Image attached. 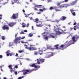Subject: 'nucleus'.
Listing matches in <instances>:
<instances>
[{
	"instance_id": "36",
	"label": "nucleus",
	"mask_w": 79,
	"mask_h": 79,
	"mask_svg": "<svg viewBox=\"0 0 79 79\" xmlns=\"http://www.w3.org/2000/svg\"><path fill=\"white\" fill-rule=\"evenodd\" d=\"M53 8L52 7H50L49 8L50 10H53Z\"/></svg>"
},
{
	"instance_id": "17",
	"label": "nucleus",
	"mask_w": 79,
	"mask_h": 79,
	"mask_svg": "<svg viewBox=\"0 0 79 79\" xmlns=\"http://www.w3.org/2000/svg\"><path fill=\"white\" fill-rule=\"evenodd\" d=\"M64 46H66V44H65V45L62 44L59 47V50H60V49H61V48H63Z\"/></svg>"
},
{
	"instance_id": "12",
	"label": "nucleus",
	"mask_w": 79,
	"mask_h": 79,
	"mask_svg": "<svg viewBox=\"0 0 79 79\" xmlns=\"http://www.w3.org/2000/svg\"><path fill=\"white\" fill-rule=\"evenodd\" d=\"M3 30H9V27L7 26L6 25H4L2 27Z\"/></svg>"
},
{
	"instance_id": "19",
	"label": "nucleus",
	"mask_w": 79,
	"mask_h": 79,
	"mask_svg": "<svg viewBox=\"0 0 79 79\" xmlns=\"http://www.w3.org/2000/svg\"><path fill=\"white\" fill-rule=\"evenodd\" d=\"M44 36H45V37H44ZM43 37L44 39L45 40H48V36H47L46 35H43Z\"/></svg>"
},
{
	"instance_id": "44",
	"label": "nucleus",
	"mask_w": 79,
	"mask_h": 79,
	"mask_svg": "<svg viewBox=\"0 0 79 79\" xmlns=\"http://www.w3.org/2000/svg\"><path fill=\"white\" fill-rule=\"evenodd\" d=\"M25 38V36H23L21 38V39H24Z\"/></svg>"
},
{
	"instance_id": "37",
	"label": "nucleus",
	"mask_w": 79,
	"mask_h": 79,
	"mask_svg": "<svg viewBox=\"0 0 79 79\" xmlns=\"http://www.w3.org/2000/svg\"><path fill=\"white\" fill-rule=\"evenodd\" d=\"M60 4H61V3H60V2H58L57 4V6H58V5H60Z\"/></svg>"
},
{
	"instance_id": "63",
	"label": "nucleus",
	"mask_w": 79,
	"mask_h": 79,
	"mask_svg": "<svg viewBox=\"0 0 79 79\" xmlns=\"http://www.w3.org/2000/svg\"><path fill=\"white\" fill-rule=\"evenodd\" d=\"M2 67H3V66H0V68L1 69L2 68Z\"/></svg>"
},
{
	"instance_id": "62",
	"label": "nucleus",
	"mask_w": 79,
	"mask_h": 79,
	"mask_svg": "<svg viewBox=\"0 0 79 79\" xmlns=\"http://www.w3.org/2000/svg\"><path fill=\"white\" fill-rule=\"evenodd\" d=\"M37 66V68H40V66Z\"/></svg>"
},
{
	"instance_id": "20",
	"label": "nucleus",
	"mask_w": 79,
	"mask_h": 79,
	"mask_svg": "<svg viewBox=\"0 0 79 79\" xmlns=\"http://www.w3.org/2000/svg\"><path fill=\"white\" fill-rule=\"evenodd\" d=\"M48 37H49V38H53V39H54L55 37V36L52 35H49Z\"/></svg>"
},
{
	"instance_id": "25",
	"label": "nucleus",
	"mask_w": 79,
	"mask_h": 79,
	"mask_svg": "<svg viewBox=\"0 0 79 79\" xmlns=\"http://www.w3.org/2000/svg\"><path fill=\"white\" fill-rule=\"evenodd\" d=\"M9 55L10 56H13L15 55V53L13 52L9 53Z\"/></svg>"
},
{
	"instance_id": "52",
	"label": "nucleus",
	"mask_w": 79,
	"mask_h": 79,
	"mask_svg": "<svg viewBox=\"0 0 79 79\" xmlns=\"http://www.w3.org/2000/svg\"><path fill=\"white\" fill-rule=\"evenodd\" d=\"M18 56V54L16 53L15 55V56Z\"/></svg>"
},
{
	"instance_id": "4",
	"label": "nucleus",
	"mask_w": 79,
	"mask_h": 79,
	"mask_svg": "<svg viewBox=\"0 0 79 79\" xmlns=\"http://www.w3.org/2000/svg\"><path fill=\"white\" fill-rule=\"evenodd\" d=\"M57 26H58V25L55 24V25H54V31H55L56 33H57V34H59V35L61 34H62V32L59 31L58 28H56V27H57Z\"/></svg>"
},
{
	"instance_id": "64",
	"label": "nucleus",
	"mask_w": 79,
	"mask_h": 79,
	"mask_svg": "<svg viewBox=\"0 0 79 79\" xmlns=\"http://www.w3.org/2000/svg\"><path fill=\"white\" fill-rule=\"evenodd\" d=\"M3 79H6V77H4L3 78Z\"/></svg>"
},
{
	"instance_id": "23",
	"label": "nucleus",
	"mask_w": 79,
	"mask_h": 79,
	"mask_svg": "<svg viewBox=\"0 0 79 79\" xmlns=\"http://www.w3.org/2000/svg\"><path fill=\"white\" fill-rule=\"evenodd\" d=\"M35 20H34V21L36 23H38V22L39 20V19L37 18L35 19Z\"/></svg>"
},
{
	"instance_id": "49",
	"label": "nucleus",
	"mask_w": 79,
	"mask_h": 79,
	"mask_svg": "<svg viewBox=\"0 0 79 79\" xmlns=\"http://www.w3.org/2000/svg\"><path fill=\"white\" fill-rule=\"evenodd\" d=\"M2 57H3V56L2 55H0V58H2Z\"/></svg>"
},
{
	"instance_id": "10",
	"label": "nucleus",
	"mask_w": 79,
	"mask_h": 79,
	"mask_svg": "<svg viewBox=\"0 0 79 79\" xmlns=\"http://www.w3.org/2000/svg\"><path fill=\"white\" fill-rule=\"evenodd\" d=\"M45 61V59H40L39 60V61L37 62V63L38 64H39L41 63H43Z\"/></svg>"
},
{
	"instance_id": "32",
	"label": "nucleus",
	"mask_w": 79,
	"mask_h": 79,
	"mask_svg": "<svg viewBox=\"0 0 79 79\" xmlns=\"http://www.w3.org/2000/svg\"><path fill=\"white\" fill-rule=\"evenodd\" d=\"M2 40H5V38L4 36H2Z\"/></svg>"
},
{
	"instance_id": "39",
	"label": "nucleus",
	"mask_w": 79,
	"mask_h": 79,
	"mask_svg": "<svg viewBox=\"0 0 79 79\" xmlns=\"http://www.w3.org/2000/svg\"><path fill=\"white\" fill-rule=\"evenodd\" d=\"M34 10H36V11H38V10L37 8H34Z\"/></svg>"
},
{
	"instance_id": "53",
	"label": "nucleus",
	"mask_w": 79,
	"mask_h": 79,
	"mask_svg": "<svg viewBox=\"0 0 79 79\" xmlns=\"http://www.w3.org/2000/svg\"><path fill=\"white\" fill-rule=\"evenodd\" d=\"M6 55L7 56H9V55H10V54L9 53H6Z\"/></svg>"
},
{
	"instance_id": "13",
	"label": "nucleus",
	"mask_w": 79,
	"mask_h": 79,
	"mask_svg": "<svg viewBox=\"0 0 79 79\" xmlns=\"http://www.w3.org/2000/svg\"><path fill=\"white\" fill-rule=\"evenodd\" d=\"M16 24V23H15V22H11L9 23L8 24V25L9 26H10V27H12L13 26H15V24Z\"/></svg>"
},
{
	"instance_id": "27",
	"label": "nucleus",
	"mask_w": 79,
	"mask_h": 79,
	"mask_svg": "<svg viewBox=\"0 0 79 79\" xmlns=\"http://www.w3.org/2000/svg\"><path fill=\"white\" fill-rule=\"evenodd\" d=\"M35 66V64H33L31 65H30V66H31V67H34Z\"/></svg>"
},
{
	"instance_id": "33",
	"label": "nucleus",
	"mask_w": 79,
	"mask_h": 79,
	"mask_svg": "<svg viewBox=\"0 0 79 79\" xmlns=\"http://www.w3.org/2000/svg\"><path fill=\"white\" fill-rule=\"evenodd\" d=\"M72 13L73 16H76V13L75 12H73Z\"/></svg>"
},
{
	"instance_id": "46",
	"label": "nucleus",
	"mask_w": 79,
	"mask_h": 79,
	"mask_svg": "<svg viewBox=\"0 0 79 79\" xmlns=\"http://www.w3.org/2000/svg\"><path fill=\"white\" fill-rule=\"evenodd\" d=\"M77 24V23H76V22H75L74 23H73V25H76Z\"/></svg>"
},
{
	"instance_id": "42",
	"label": "nucleus",
	"mask_w": 79,
	"mask_h": 79,
	"mask_svg": "<svg viewBox=\"0 0 79 79\" xmlns=\"http://www.w3.org/2000/svg\"><path fill=\"white\" fill-rule=\"evenodd\" d=\"M29 23H28L27 25V27H29Z\"/></svg>"
},
{
	"instance_id": "22",
	"label": "nucleus",
	"mask_w": 79,
	"mask_h": 79,
	"mask_svg": "<svg viewBox=\"0 0 79 79\" xmlns=\"http://www.w3.org/2000/svg\"><path fill=\"white\" fill-rule=\"evenodd\" d=\"M50 26H51L50 25H46L45 26V28H46V29H47V30L48 29V27H50Z\"/></svg>"
},
{
	"instance_id": "8",
	"label": "nucleus",
	"mask_w": 79,
	"mask_h": 79,
	"mask_svg": "<svg viewBox=\"0 0 79 79\" xmlns=\"http://www.w3.org/2000/svg\"><path fill=\"white\" fill-rule=\"evenodd\" d=\"M21 37H18L17 38L15 39L14 41L15 42V43H16V44H19V43H20V41L19 40H21Z\"/></svg>"
},
{
	"instance_id": "14",
	"label": "nucleus",
	"mask_w": 79,
	"mask_h": 79,
	"mask_svg": "<svg viewBox=\"0 0 79 79\" xmlns=\"http://www.w3.org/2000/svg\"><path fill=\"white\" fill-rule=\"evenodd\" d=\"M37 23L38 24H37L36 25L37 27H42V25H41L42 23V21H39L38 22V23Z\"/></svg>"
},
{
	"instance_id": "56",
	"label": "nucleus",
	"mask_w": 79,
	"mask_h": 79,
	"mask_svg": "<svg viewBox=\"0 0 79 79\" xmlns=\"http://www.w3.org/2000/svg\"><path fill=\"white\" fill-rule=\"evenodd\" d=\"M21 43H22V44H24L25 42H23V41H21Z\"/></svg>"
},
{
	"instance_id": "3",
	"label": "nucleus",
	"mask_w": 79,
	"mask_h": 79,
	"mask_svg": "<svg viewBox=\"0 0 79 79\" xmlns=\"http://www.w3.org/2000/svg\"><path fill=\"white\" fill-rule=\"evenodd\" d=\"M24 47H25V48H27V49H28V50H29L30 51H33V50H37V48L35 47H34V45H31L30 46V47H28L27 45H26V44H25L24 45Z\"/></svg>"
},
{
	"instance_id": "58",
	"label": "nucleus",
	"mask_w": 79,
	"mask_h": 79,
	"mask_svg": "<svg viewBox=\"0 0 79 79\" xmlns=\"http://www.w3.org/2000/svg\"><path fill=\"white\" fill-rule=\"evenodd\" d=\"M71 22H70L69 23H68V25H70L71 24Z\"/></svg>"
},
{
	"instance_id": "57",
	"label": "nucleus",
	"mask_w": 79,
	"mask_h": 79,
	"mask_svg": "<svg viewBox=\"0 0 79 79\" xmlns=\"http://www.w3.org/2000/svg\"><path fill=\"white\" fill-rule=\"evenodd\" d=\"M23 12L24 13H25V10H24L23 9L22 10Z\"/></svg>"
},
{
	"instance_id": "26",
	"label": "nucleus",
	"mask_w": 79,
	"mask_h": 79,
	"mask_svg": "<svg viewBox=\"0 0 79 79\" xmlns=\"http://www.w3.org/2000/svg\"><path fill=\"white\" fill-rule=\"evenodd\" d=\"M33 36V34H31V33H30L28 35L29 37H32Z\"/></svg>"
},
{
	"instance_id": "54",
	"label": "nucleus",
	"mask_w": 79,
	"mask_h": 79,
	"mask_svg": "<svg viewBox=\"0 0 79 79\" xmlns=\"http://www.w3.org/2000/svg\"><path fill=\"white\" fill-rule=\"evenodd\" d=\"M24 32H27V30H25L24 31Z\"/></svg>"
},
{
	"instance_id": "5",
	"label": "nucleus",
	"mask_w": 79,
	"mask_h": 79,
	"mask_svg": "<svg viewBox=\"0 0 79 79\" xmlns=\"http://www.w3.org/2000/svg\"><path fill=\"white\" fill-rule=\"evenodd\" d=\"M32 71H33V69H31L30 71L29 69L24 70H23V75H26V74H30V73H32Z\"/></svg>"
},
{
	"instance_id": "11",
	"label": "nucleus",
	"mask_w": 79,
	"mask_h": 79,
	"mask_svg": "<svg viewBox=\"0 0 79 79\" xmlns=\"http://www.w3.org/2000/svg\"><path fill=\"white\" fill-rule=\"evenodd\" d=\"M8 68H9L10 69V73H13V72H14L15 73V71L13 70V69L12 68V65H10L8 66Z\"/></svg>"
},
{
	"instance_id": "18",
	"label": "nucleus",
	"mask_w": 79,
	"mask_h": 79,
	"mask_svg": "<svg viewBox=\"0 0 79 79\" xmlns=\"http://www.w3.org/2000/svg\"><path fill=\"white\" fill-rule=\"evenodd\" d=\"M59 46V44H56L54 46V47H56V48H55L54 50H55L56 49H59V48L58 47Z\"/></svg>"
},
{
	"instance_id": "31",
	"label": "nucleus",
	"mask_w": 79,
	"mask_h": 79,
	"mask_svg": "<svg viewBox=\"0 0 79 79\" xmlns=\"http://www.w3.org/2000/svg\"><path fill=\"white\" fill-rule=\"evenodd\" d=\"M18 52L19 53H21L24 52V51H23V50H21V51H19Z\"/></svg>"
},
{
	"instance_id": "43",
	"label": "nucleus",
	"mask_w": 79,
	"mask_h": 79,
	"mask_svg": "<svg viewBox=\"0 0 79 79\" xmlns=\"http://www.w3.org/2000/svg\"><path fill=\"white\" fill-rule=\"evenodd\" d=\"M17 35H18V34H15V39H16V37H17Z\"/></svg>"
},
{
	"instance_id": "50",
	"label": "nucleus",
	"mask_w": 79,
	"mask_h": 79,
	"mask_svg": "<svg viewBox=\"0 0 79 79\" xmlns=\"http://www.w3.org/2000/svg\"><path fill=\"white\" fill-rule=\"evenodd\" d=\"M34 67L35 68H37V66L35 65Z\"/></svg>"
},
{
	"instance_id": "9",
	"label": "nucleus",
	"mask_w": 79,
	"mask_h": 79,
	"mask_svg": "<svg viewBox=\"0 0 79 79\" xmlns=\"http://www.w3.org/2000/svg\"><path fill=\"white\" fill-rule=\"evenodd\" d=\"M18 17V14H14L12 16V17H11V19H17Z\"/></svg>"
},
{
	"instance_id": "2",
	"label": "nucleus",
	"mask_w": 79,
	"mask_h": 79,
	"mask_svg": "<svg viewBox=\"0 0 79 79\" xmlns=\"http://www.w3.org/2000/svg\"><path fill=\"white\" fill-rule=\"evenodd\" d=\"M67 17L65 16H62L60 19V20H55L54 21H52V23H56L58 24L59 22H60V21H64V20H66Z\"/></svg>"
},
{
	"instance_id": "38",
	"label": "nucleus",
	"mask_w": 79,
	"mask_h": 79,
	"mask_svg": "<svg viewBox=\"0 0 79 79\" xmlns=\"http://www.w3.org/2000/svg\"><path fill=\"white\" fill-rule=\"evenodd\" d=\"M6 53H9L10 54V50H8L6 52Z\"/></svg>"
},
{
	"instance_id": "21",
	"label": "nucleus",
	"mask_w": 79,
	"mask_h": 79,
	"mask_svg": "<svg viewBox=\"0 0 79 79\" xmlns=\"http://www.w3.org/2000/svg\"><path fill=\"white\" fill-rule=\"evenodd\" d=\"M64 4H62L59 6L58 7V8H64Z\"/></svg>"
},
{
	"instance_id": "29",
	"label": "nucleus",
	"mask_w": 79,
	"mask_h": 79,
	"mask_svg": "<svg viewBox=\"0 0 79 79\" xmlns=\"http://www.w3.org/2000/svg\"><path fill=\"white\" fill-rule=\"evenodd\" d=\"M57 8H58V7L57 6H54V7H53V9L54 10H56V9H57Z\"/></svg>"
},
{
	"instance_id": "48",
	"label": "nucleus",
	"mask_w": 79,
	"mask_h": 79,
	"mask_svg": "<svg viewBox=\"0 0 79 79\" xmlns=\"http://www.w3.org/2000/svg\"><path fill=\"white\" fill-rule=\"evenodd\" d=\"M68 2V0H65L64 1V2Z\"/></svg>"
},
{
	"instance_id": "34",
	"label": "nucleus",
	"mask_w": 79,
	"mask_h": 79,
	"mask_svg": "<svg viewBox=\"0 0 79 79\" xmlns=\"http://www.w3.org/2000/svg\"><path fill=\"white\" fill-rule=\"evenodd\" d=\"M76 27H77V26H74L73 27V29L74 30H75V31H76Z\"/></svg>"
},
{
	"instance_id": "59",
	"label": "nucleus",
	"mask_w": 79,
	"mask_h": 79,
	"mask_svg": "<svg viewBox=\"0 0 79 79\" xmlns=\"http://www.w3.org/2000/svg\"><path fill=\"white\" fill-rule=\"evenodd\" d=\"M32 40H28V41L29 42V41H32Z\"/></svg>"
},
{
	"instance_id": "55",
	"label": "nucleus",
	"mask_w": 79,
	"mask_h": 79,
	"mask_svg": "<svg viewBox=\"0 0 79 79\" xmlns=\"http://www.w3.org/2000/svg\"><path fill=\"white\" fill-rule=\"evenodd\" d=\"M22 27H26V26L24 25H23L22 26Z\"/></svg>"
},
{
	"instance_id": "28",
	"label": "nucleus",
	"mask_w": 79,
	"mask_h": 79,
	"mask_svg": "<svg viewBox=\"0 0 79 79\" xmlns=\"http://www.w3.org/2000/svg\"><path fill=\"white\" fill-rule=\"evenodd\" d=\"M38 6H42V5H35V7H38Z\"/></svg>"
},
{
	"instance_id": "41",
	"label": "nucleus",
	"mask_w": 79,
	"mask_h": 79,
	"mask_svg": "<svg viewBox=\"0 0 79 79\" xmlns=\"http://www.w3.org/2000/svg\"><path fill=\"white\" fill-rule=\"evenodd\" d=\"M15 68H16V69H17L18 68V65H16L15 66Z\"/></svg>"
},
{
	"instance_id": "40",
	"label": "nucleus",
	"mask_w": 79,
	"mask_h": 79,
	"mask_svg": "<svg viewBox=\"0 0 79 79\" xmlns=\"http://www.w3.org/2000/svg\"><path fill=\"white\" fill-rule=\"evenodd\" d=\"M55 11H60L61 10H58V9H55Z\"/></svg>"
},
{
	"instance_id": "35",
	"label": "nucleus",
	"mask_w": 79,
	"mask_h": 79,
	"mask_svg": "<svg viewBox=\"0 0 79 79\" xmlns=\"http://www.w3.org/2000/svg\"><path fill=\"white\" fill-rule=\"evenodd\" d=\"M47 10V8H43V11H45V10Z\"/></svg>"
},
{
	"instance_id": "60",
	"label": "nucleus",
	"mask_w": 79,
	"mask_h": 79,
	"mask_svg": "<svg viewBox=\"0 0 79 79\" xmlns=\"http://www.w3.org/2000/svg\"><path fill=\"white\" fill-rule=\"evenodd\" d=\"M73 28H70L71 31H72V30H73Z\"/></svg>"
},
{
	"instance_id": "15",
	"label": "nucleus",
	"mask_w": 79,
	"mask_h": 79,
	"mask_svg": "<svg viewBox=\"0 0 79 79\" xmlns=\"http://www.w3.org/2000/svg\"><path fill=\"white\" fill-rule=\"evenodd\" d=\"M51 54L50 55L48 56H47L45 57V58L46 59L49 58H50L51 56H53V55H54V53H53V52H51Z\"/></svg>"
},
{
	"instance_id": "47",
	"label": "nucleus",
	"mask_w": 79,
	"mask_h": 79,
	"mask_svg": "<svg viewBox=\"0 0 79 79\" xmlns=\"http://www.w3.org/2000/svg\"><path fill=\"white\" fill-rule=\"evenodd\" d=\"M24 34V33L23 31H22L20 33V34Z\"/></svg>"
},
{
	"instance_id": "61",
	"label": "nucleus",
	"mask_w": 79,
	"mask_h": 79,
	"mask_svg": "<svg viewBox=\"0 0 79 79\" xmlns=\"http://www.w3.org/2000/svg\"><path fill=\"white\" fill-rule=\"evenodd\" d=\"M77 29H79V25L77 26Z\"/></svg>"
},
{
	"instance_id": "24",
	"label": "nucleus",
	"mask_w": 79,
	"mask_h": 79,
	"mask_svg": "<svg viewBox=\"0 0 79 79\" xmlns=\"http://www.w3.org/2000/svg\"><path fill=\"white\" fill-rule=\"evenodd\" d=\"M34 54V55H39V52L37 51H35Z\"/></svg>"
},
{
	"instance_id": "7",
	"label": "nucleus",
	"mask_w": 79,
	"mask_h": 79,
	"mask_svg": "<svg viewBox=\"0 0 79 79\" xmlns=\"http://www.w3.org/2000/svg\"><path fill=\"white\" fill-rule=\"evenodd\" d=\"M48 50L46 48H43L42 49H41V50H39L38 51L40 55H43V52H45V51H47Z\"/></svg>"
},
{
	"instance_id": "51",
	"label": "nucleus",
	"mask_w": 79,
	"mask_h": 79,
	"mask_svg": "<svg viewBox=\"0 0 79 79\" xmlns=\"http://www.w3.org/2000/svg\"><path fill=\"white\" fill-rule=\"evenodd\" d=\"M15 75H17V74H18V72H15Z\"/></svg>"
},
{
	"instance_id": "1",
	"label": "nucleus",
	"mask_w": 79,
	"mask_h": 79,
	"mask_svg": "<svg viewBox=\"0 0 79 79\" xmlns=\"http://www.w3.org/2000/svg\"><path fill=\"white\" fill-rule=\"evenodd\" d=\"M79 39V36L78 35H76V36H73L72 38V40L70 41L68 43V45L69 46V45H71L72 44H74V43H73V42H76L77 41V39Z\"/></svg>"
},
{
	"instance_id": "45",
	"label": "nucleus",
	"mask_w": 79,
	"mask_h": 79,
	"mask_svg": "<svg viewBox=\"0 0 79 79\" xmlns=\"http://www.w3.org/2000/svg\"><path fill=\"white\" fill-rule=\"evenodd\" d=\"M39 10H40V11H42V12H43V11H44L43 10V9L42 10V9H39Z\"/></svg>"
},
{
	"instance_id": "30",
	"label": "nucleus",
	"mask_w": 79,
	"mask_h": 79,
	"mask_svg": "<svg viewBox=\"0 0 79 79\" xmlns=\"http://www.w3.org/2000/svg\"><path fill=\"white\" fill-rule=\"evenodd\" d=\"M70 11H71V13H73L74 11V10H73V9H71L70 10Z\"/></svg>"
},
{
	"instance_id": "16",
	"label": "nucleus",
	"mask_w": 79,
	"mask_h": 79,
	"mask_svg": "<svg viewBox=\"0 0 79 79\" xmlns=\"http://www.w3.org/2000/svg\"><path fill=\"white\" fill-rule=\"evenodd\" d=\"M47 49H50V50H52V51H53V50H54V49H55V48H52L51 46H48L47 47Z\"/></svg>"
},
{
	"instance_id": "6",
	"label": "nucleus",
	"mask_w": 79,
	"mask_h": 79,
	"mask_svg": "<svg viewBox=\"0 0 79 79\" xmlns=\"http://www.w3.org/2000/svg\"><path fill=\"white\" fill-rule=\"evenodd\" d=\"M78 0H75V1H73L72 2H71L69 4H67V6H73V5H75L76 4V3H77V2Z\"/></svg>"
}]
</instances>
